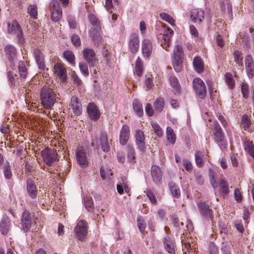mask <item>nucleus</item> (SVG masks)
Masks as SVG:
<instances>
[{
    "label": "nucleus",
    "mask_w": 254,
    "mask_h": 254,
    "mask_svg": "<svg viewBox=\"0 0 254 254\" xmlns=\"http://www.w3.org/2000/svg\"><path fill=\"white\" fill-rule=\"evenodd\" d=\"M234 62L238 64L239 66L242 67L243 66V54L241 52L235 50L233 53Z\"/></svg>",
    "instance_id": "obj_38"
},
{
    "label": "nucleus",
    "mask_w": 254,
    "mask_h": 254,
    "mask_svg": "<svg viewBox=\"0 0 254 254\" xmlns=\"http://www.w3.org/2000/svg\"><path fill=\"white\" fill-rule=\"evenodd\" d=\"M129 137V128L127 125H124L122 126L120 132L119 141L121 145H126Z\"/></svg>",
    "instance_id": "obj_22"
},
{
    "label": "nucleus",
    "mask_w": 254,
    "mask_h": 254,
    "mask_svg": "<svg viewBox=\"0 0 254 254\" xmlns=\"http://www.w3.org/2000/svg\"><path fill=\"white\" fill-rule=\"evenodd\" d=\"M153 46L151 41L148 39H144L141 43L142 55L145 58H149L152 54Z\"/></svg>",
    "instance_id": "obj_14"
},
{
    "label": "nucleus",
    "mask_w": 254,
    "mask_h": 254,
    "mask_svg": "<svg viewBox=\"0 0 254 254\" xmlns=\"http://www.w3.org/2000/svg\"><path fill=\"white\" fill-rule=\"evenodd\" d=\"M54 71L55 74L61 78L63 81L66 79V71L63 64L60 63H56L54 67Z\"/></svg>",
    "instance_id": "obj_21"
},
{
    "label": "nucleus",
    "mask_w": 254,
    "mask_h": 254,
    "mask_svg": "<svg viewBox=\"0 0 254 254\" xmlns=\"http://www.w3.org/2000/svg\"><path fill=\"white\" fill-rule=\"evenodd\" d=\"M225 81L228 85L232 88L235 85V81L233 78L232 74L230 72H227L225 75Z\"/></svg>",
    "instance_id": "obj_51"
},
{
    "label": "nucleus",
    "mask_w": 254,
    "mask_h": 254,
    "mask_svg": "<svg viewBox=\"0 0 254 254\" xmlns=\"http://www.w3.org/2000/svg\"><path fill=\"white\" fill-rule=\"evenodd\" d=\"M88 224L84 220L79 221L74 228L75 235L78 239L83 241L88 234Z\"/></svg>",
    "instance_id": "obj_4"
},
{
    "label": "nucleus",
    "mask_w": 254,
    "mask_h": 254,
    "mask_svg": "<svg viewBox=\"0 0 254 254\" xmlns=\"http://www.w3.org/2000/svg\"><path fill=\"white\" fill-rule=\"evenodd\" d=\"M174 70L177 72L182 70L183 60H172Z\"/></svg>",
    "instance_id": "obj_54"
},
{
    "label": "nucleus",
    "mask_w": 254,
    "mask_h": 254,
    "mask_svg": "<svg viewBox=\"0 0 254 254\" xmlns=\"http://www.w3.org/2000/svg\"><path fill=\"white\" fill-rule=\"evenodd\" d=\"M34 56L39 68L44 69L45 67V64L43 53L39 50L36 49L34 50Z\"/></svg>",
    "instance_id": "obj_26"
},
{
    "label": "nucleus",
    "mask_w": 254,
    "mask_h": 254,
    "mask_svg": "<svg viewBox=\"0 0 254 254\" xmlns=\"http://www.w3.org/2000/svg\"><path fill=\"white\" fill-rule=\"evenodd\" d=\"M151 126L157 136L158 137H162L163 135V131L160 126L155 122H151Z\"/></svg>",
    "instance_id": "obj_49"
},
{
    "label": "nucleus",
    "mask_w": 254,
    "mask_h": 254,
    "mask_svg": "<svg viewBox=\"0 0 254 254\" xmlns=\"http://www.w3.org/2000/svg\"><path fill=\"white\" fill-rule=\"evenodd\" d=\"M40 100L45 109H51L57 101L56 93L54 90L47 85L43 86L40 92Z\"/></svg>",
    "instance_id": "obj_1"
},
{
    "label": "nucleus",
    "mask_w": 254,
    "mask_h": 254,
    "mask_svg": "<svg viewBox=\"0 0 254 254\" xmlns=\"http://www.w3.org/2000/svg\"><path fill=\"white\" fill-rule=\"evenodd\" d=\"M4 52L7 59L10 63V66L13 68L15 66L14 61L17 57L16 49L13 46L7 44L4 47Z\"/></svg>",
    "instance_id": "obj_9"
},
{
    "label": "nucleus",
    "mask_w": 254,
    "mask_h": 254,
    "mask_svg": "<svg viewBox=\"0 0 254 254\" xmlns=\"http://www.w3.org/2000/svg\"><path fill=\"white\" fill-rule=\"evenodd\" d=\"M150 174L154 182L156 184L161 183L162 172L161 168L156 165H153L151 167Z\"/></svg>",
    "instance_id": "obj_15"
},
{
    "label": "nucleus",
    "mask_w": 254,
    "mask_h": 254,
    "mask_svg": "<svg viewBox=\"0 0 254 254\" xmlns=\"http://www.w3.org/2000/svg\"><path fill=\"white\" fill-rule=\"evenodd\" d=\"M138 228L141 233H143L145 230L146 224L141 217L139 216L137 220Z\"/></svg>",
    "instance_id": "obj_53"
},
{
    "label": "nucleus",
    "mask_w": 254,
    "mask_h": 254,
    "mask_svg": "<svg viewBox=\"0 0 254 254\" xmlns=\"http://www.w3.org/2000/svg\"><path fill=\"white\" fill-rule=\"evenodd\" d=\"M64 57L72 66L75 64V57L73 52L70 50H66L63 53Z\"/></svg>",
    "instance_id": "obj_33"
},
{
    "label": "nucleus",
    "mask_w": 254,
    "mask_h": 254,
    "mask_svg": "<svg viewBox=\"0 0 254 254\" xmlns=\"http://www.w3.org/2000/svg\"><path fill=\"white\" fill-rule=\"evenodd\" d=\"M27 185V191L29 196L34 199L37 197V189L36 185L33 179L31 178H27L26 181Z\"/></svg>",
    "instance_id": "obj_19"
},
{
    "label": "nucleus",
    "mask_w": 254,
    "mask_h": 254,
    "mask_svg": "<svg viewBox=\"0 0 254 254\" xmlns=\"http://www.w3.org/2000/svg\"><path fill=\"white\" fill-rule=\"evenodd\" d=\"M7 31L9 34L15 35L20 43L24 42V38L22 28L18 22L16 20H12L11 22L7 24Z\"/></svg>",
    "instance_id": "obj_2"
},
{
    "label": "nucleus",
    "mask_w": 254,
    "mask_h": 254,
    "mask_svg": "<svg viewBox=\"0 0 254 254\" xmlns=\"http://www.w3.org/2000/svg\"><path fill=\"white\" fill-rule=\"evenodd\" d=\"M241 91L243 95V97L244 98L247 99L248 97L249 93V86L246 83H242L241 84Z\"/></svg>",
    "instance_id": "obj_56"
},
{
    "label": "nucleus",
    "mask_w": 254,
    "mask_h": 254,
    "mask_svg": "<svg viewBox=\"0 0 254 254\" xmlns=\"http://www.w3.org/2000/svg\"><path fill=\"white\" fill-rule=\"evenodd\" d=\"M100 174L101 177L103 180H105L108 177H110L113 175V173L111 172V170L106 168L104 166L101 167L100 169Z\"/></svg>",
    "instance_id": "obj_47"
},
{
    "label": "nucleus",
    "mask_w": 254,
    "mask_h": 254,
    "mask_svg": "<svg viewBox=\"0 0 254 254\" xmlns=\"http://www.w3.org/2000/svg\"><path fill=\"white\" fill-rule=\"evenodd\" d=\"M41 155L44 162L49 166H51L54 163L59 160L56 151L49 148H46L42 151Z\"/></svg>",
    "instance_id": "obj_3"
},
{
    "label": "nucleus",
    "mask_w": 254,
    "mask_h": 254,
    "mask_svg": "<svg viewBox=\"0 0 254 254\" xmlns=\"http://www.w3.org/2000/svg\"><path fill=\"white\" fill-rule=\"evenodd\" d=\"M203 154L200 151H196L195 153V160L196 165L198 167H201L204 165V161L203 159Z\"/></svg>",
    "instance_id": "obj_45"
},
{
    "label": "nucleus",
    "mask_w": 254,
    "mask_h": 254,
    "mask_svg": "<svg viewBox=\"0 0 254 254\" xmlns=\"http://www.w3.org/2000/svg\"><path fill=\"white\" fill-rule=\"evenodd\" d=\"M209 176L210 177V182L213 188H216L218 186L217 183L215 181V174L214 172L210 169L209 171Z\"/></svg>",
    "instance_id": "obj_58"
},
{
    "label": "nucleus",
    "mask_w": 254,
    "mask_h": 254,
    "mask_svg": "<svg viewBox=\"0 0 254 254\" xmlns=\"http://www.w3.org/2000/svg\"><path fill=\"white\" fill-rule=\"evenodd\" d=\"M160 16L162 19L168 22L171 25H175V20L170 15L166 13H161L160 14Z\"/></svg>",
    "instance_id": "obj_52"
},
{
    "label": "nucleus",
    "mask_w": 254,
    "mask_h": 254,
    "mask_svg": "<svg viewBox=\"0 0 254 254\" xmlns=\"http://www.w3.org/2000/svg\"><path fill=\"white\" fill-rule=\"evenodd\" d=\"M127 158L131 163H135V152L134 148L131 145L128 144L127 146Z\"/></svg>",
    "instance_id": "obj_36"
},
{
    "label": "nucleus",
    "mask_w": 254,
    "mask_h": 254,
    "mask_svg": "<svg viewBox=\"0 0 254 254\" xmlns=\"http://www.w3.org/2000/svg\"><path fill=\"white\" fill-rule=\"evenodd\" d=\"M146 195L152 204H155L156 198L154 193L150 190L146 191Z\"/></svg>",
    "instance_id": "obj_62"
},
{
    "label": "nucleus",
    "mask_w": 254,
    "mask_h": 254,
    "mask_svg": "<svg viewBox=\"0 0 254 254\" xmlns=\"http://www.w3.org/2000/svg\"><path fill=\"white\" fill-rule=\"evenodd\" d=\"M51 17L54 22L59 21L62 17V9L57 0H52L51 2Z\"/></svg>",
    "instance_id": "obj_6"
},
{
    "label": "nucleus",
    "mask_w": 254,
    "mask_h": 254,
    "mask_svg": "<svg viewBox=\"0 0 254 254\" xmlns=\"http://www.w3.org/2000/svg\"><path fill=\"white\" fill-rule=\"evenodd\" d=\"M235 199L237 202L241 201L243 199V196L238 189H236L234 190Z\"/></svg>",
    "instance_id": "obj_64"
},
{
    "label": "nucleus",
    "mask_w": 254,
    "mask_h": 254,
    "mask_svg": "<svg viewBox=\"0 0 254 254\" xmlns=\"http://www.w3.org/2000/svg\"><path fill=\"white\" fill-rule=\"evenodd\" d=\"M3 172L4 176V177L7 179L9 180L12 177V172L11 170V168L9 162L6 161L3 167Z\"/></svg>",
    "instance_id": "obj_42"
},
{
    "label": "nucleus",
    "mask_w": 254,
    "mask_h": 254,
    "mask_svg": "<svg viewBox=\"0 0 254 254\" xmlns=\"http://www.w3.org/2000/svg\"><path fill=\"white\" fill-rule=\"evenodd\" d=\"M67 21L69 26L71 29H76L77 27V23L75 17L69 16L67 17Z\"/></svg>",
    "instance_id": "obj_57"
},
{
    "label": "nucleus",
    "mask_w": 254,
    "mask_h": 254,
    "mask_svg": "<svg viewBox=\"0 0 254 254\" xmlns=\"http://www.w3.org/2000/svg\"><path fill=\"white\" fill-rule=\"evenodd\" d=\"M219 191L223 194H227L229 192L228 185L224 179H221L219 183Z\"/></svg>",
    "instance_id": "obj_34"
},
{
    "label": "nucleus",
    "mask_w": 254,
    "mask_h": 254,
    "mask_svg": "<svg viewBox=\"0 0 254 254\" xmlns=\"http://www.w3.org/2000/svg\"><path fill=\"white\" fill-rule=\"evenodd\" d=\"M199 211L202 216L206 218L211 216L212 211L209 207H200Z\"/></svg>",
    "instance_id": "obj_55"
},
{
    "label": "nucleus",
    "mask_w": 254,
    "mask_h": 254,
    "mask_svg": "<svg viewBox=\"0 0 254 254\" xmlns=\"http://www.w3.org/2000/svg\"><path fill=\"white\" fill-rule=\"evenodd\" d=\"M145 111L146 114L150 117H151L154 114V110L152 105L150 103H147L145 108Z\"/></svg>",
    "instance_id": "obj_63"
},
{
    "label": "nucleus",
    "mask_w": 254,
    "mask_h": 254,
    "mask_svg": "<svg viewBox=\"0 0 254 254\" xmlns=\"http://www.w3.org/2000/svg\"><path fill=\"white\" fill-rule=\"evenodd\" d=\"M204 11L201 9H193L190 11V19L193 23L200 24L204 19Z\"/></svg>",
    "instance_id": "obj_17"
},
{
    "label": "nucleus",
    "mask_w": 254,
    "mask_h": 254,
    "mask_svg": "<svg viewBox=\"0 0 254 254\" xmlns=\"http://www.w3.org/2000/svg\"><path fill=\"white\" fill-rule=\"evenodd\" d=\"M166 137L171 143L174 144L175 143L176 136L173 129L170 127H168L166 128Z\"/></svg>",
    "instance_id": "obj_39"
},
{
    "label": "nucleus",
    "mask_w": 254,
    "mask_h": 254,
    "mask_svg": "<svg viewBox=\"0 0 254 254\" xmlns=\"http://www.w3.org/2000/svg\"><path fill=\"white\" fill-rule=\"evenodd\" d=\"M184 57V53L182 47L180 45H176L174 49L172 60H183Z\"/></svg>",
    "instance_id": "obj_27"
},
{
    "label": "nucleus",
    "mask_w": 254,
    "mask_h": 254,
    "mask_svg": "<svg viewBox=\"0 0 254 254\" xmlns=\"http://www.w3.org/2000/svg\"><path fill=\"white\" fill-rule=\"evenodd\" d=\"M21 224L25 232H28L31 227V218L29 212L26 210L24 211L21 218Z\"/></svg>",
    "instance_id": "obj_18"
},
{
    "label": "nucleus",
    "mask_w": 254,
    "mask_h": 254,
    "mask_svg": "<svg viewBox=\"0 0 254 254\" xmlns=\"http://www.w3.org/2000/svg\"><path fill=\"white\" fill-rule=\"evenodd\" d=\"M192 64L196 72L200 73L204 71V62L200 57L196 56L194 58Z\"/></svg>",
    "instance_id": "obj_25"
},
{
    "label": "nucleus",
    "mask_w": 254,
    "mask_h": 254,
    "mask_svg": "<svg viewBox=\"0 0 254 254\" xmlns=\"http://www.w3.org/2000/svg\"><path fill=\"white\" fill-rule=\"evenodd\" d=\"M169 187L172 195L176 197H179L181 195V191L179 187L174 182H171L169 184Z\"/></svg>",
    "instance_id": "obj_35"
},
{
    "label": "nucleus",
    "mask_w": 254,
    "mask_h": 254,
    "mask_svg": "<svg viewBox=\"0 0 254 254\" xmlns=\"http://www.w3.org/2000/svg\"><path fill=\"white\" fill-rule=\"evenodd\" d=\"M18 70L20 76L23 78H25L27 76V71L25 65V64L23 61L19 62Z\"/></svg>",
    "instance_id": "obj_44"
},
{
    "label": "nucleus",
    "mask_w": 254,
    "mask_h": 254,
    "mask_svg": "<svg viewBox=\"0 0 254 254\" xmlns=\"http://www.w3.org/2000/svg\"><path fill=\"white\" fill-rule=\"evenodd\" d=\"M183 165L184 168L188 172L191 171L192 170V166L190 160L187 159L183 160Z\"/></svg>",
    "instance_id": "obj_59"
},
{
    "label": "nucleus",
    "mask_w": 254,
    "mask_h": 254,
    "mask_svg": "<svg viewBox=\"0 0 254 254\" xmlns=\"http://www.w3.org/2000/svg\"><path fill=\"white\" fill-rule=\"evenodd\" d=\"M134 137L137 149L142 153H144L146 150L144 132L139 129L135 130Z\"/></svg>",
    "instance_id": "obj_8"
},
{
    "label": "nucleus",
    "mask_w": 254,
    "mask_h": 254,
    "mask_svg": "<svg viewBox=\"0 0 254 254\" xmlns=\"http://www.w3.org/2000/svg\"><path fill=\"white\" fill-rule=\"evenodd\" d=\"M165 106V101L163 98H159L154 103V107L155 110L160 113L162 112Z\"/></svg>",
    "instance_id": "obj_40"
},
{
    "label": "nucleus",
    "mask_w": 254,
    "mask_h": 254,
    "mask_svg": "<svg viewBox=\"0 0 254 254\" xmlns=\"http://www.w3.org/2000/svg\"><path fill=\"white\" fill-rule=\"evenodd\" d=\"M139 46L138 36L135 33L130 35L128 40V49L131 53L135 54L137 52Z\"/></svg>",
    "instance_id": "obj_12"
},
{
    "label": "nucleus",
    "mask_w": 254,
    "mask_h": 254,
    "mask_svg": "<svg viewBox=\"0 0 254 254\" xmlns=\"http://www.w3.org/2000/svg\"><path fill=\"white\" fill-rule=\"evenodd\" d=\"M174 34V31L170 28L165 30L163 34H161V45L166 50H168L171 43V38Z\"/></svg>",
    "instance_id": "obj_11"
},
{
    "label": "nucleus",
    "mask_w": 254,
    "mask_h": 254,
    "mask_svg": "<svg viewBox=\"0 0 254 254\" xmlns=\"http://www.w3.org/2000/svg\"><path fill=\"white\" fill-rule=\"evenodd\" d=\"M71 40L72 44L75 47H79L80 45L81 41L78 35L74 34L71 37Z\"/></svg>",
    "instance_id": "obj_61"
},
{
    "label": "nucleus",
    "mask_w": 254,
    "mask_h": 254,
    "mask_svg": "<svg viewBox=\"0 0 254 254\" xmlns=\"http://www.w3.org/2000/svg\"><path fill=\"white\" fill-rule=\"evenodd\" d=\"M79 66L81 72L85 76L89 75L88 66L85 63H79Z\"/></svg>",
    "instance_id": "obj_60"
},
{
    "label": "nucleus",
    "mask_w": 254,
    "mask_h": 254,
    "mask_svg": "<svg viewBox=\"0 0 254 254\" xmlns=\"http://www.w3.org/2000/svg\"><path fill=\"white\" fill-rule=\"evenodd\" d=\"M100 142L102 149L104 152H108L110 150V147L109 144L107 133L105 131H101L100 136Z\"/></svg>",
    "instance_id": "obj_24"
},
{
    "label": "nucleus",
    "mask_w": 254,
    "mask_h": 254,
    "mask_svg": "<svg viewBox=\"0 0 254 254\" xmlns=\"http://www.w3.org/2000/svg\"><path fill=\"white\" fill-rule=\"evenodd\" d=\"M7 76L9 84L11 86H14L18 81V77L17 75L12 71H8L7 72Z\"/></svg>",
    "instance_id": "obj_32"
},
{
    "label": "nucleus",
    "mask_w": 254,
    "mask_h": 254,
    "mask_svg": "<svg viewBox=\"0 0 254 254\" xmlns=\"http://www.w3.org/2000/svg\"><path fill=\"white\" fill-rule=\"evenodd\" d=\"M169 81L171 86L173 88V92L175 94H179L181 92V87L178 79L175 76H171Z\"/></svg>",
    "instance_id": "obj_31"
},
{
    "label": "nucleus",
    "mask_w": 254,
    "mask_h": 254,
    "mask_svg": "<svg viewBox=\"0 0 254 254\" xmlns=\"http://www.w3.org/2000/svg\"><path fill=\"white\" fill-rule=\"evenodd\" d=\"M213 135L215 141L221 149L226 147V144L224 140V135L222 128L217 122L214 125Z\"/></svg>",
    "instance_id": "obj_7"
},
{
    "label": "nucleus",
    "mask_w": 254,
    "mask_h": 254,
    "mask_svg": "<svg viewBox=\"0 0 254 254\" xmlns=\"http://www.w3.org/2000/svg\"><path fill=\"white\" fill-rule=\"evenodd\" d=\"M88 18L93 26L99 29H101L100 21L94 14L90 13L88 15Z\"/></svg>",
    "instance_id": "obj_43"
},
{
    "label": "nucleus",
    "mask_w": 254,
    "mask_h": 254,
    "mask_svg": "<svg viewBox=\"0 0 254 254\" xmlns=\"http://www.w3.org/2000/svg\"><path fill=\"white\" fill-rule=\"evenodd\" d=\"M76 157L79 165L82 168L88 166V160L85 149L82 147H78L76 151Z\"/></svg>",
    "instance_id": "obj_10"
},
{
    "label": "nucleus",
    "mask_w": 254,
    "mask_h": 254,
    "mask_svg": "<svg viewBox=\"0 0 254 254\" xmlns=\"http://www.w3.org/2000/svg\"><path fill=\"white\" fill-rule=\"evenodd\" d=\"M143 62L139 57H138L135 62V67L134 69V74L140 77L143 72Z\"/></svg>",
    "instance_id": "obj_37"
},
{
    "label": "nucleus",
    "mask_w": 254,
    "mask_h": 254,
    "mask_svg": "<svg viewBox=\"0 0 254 254\" xmlns=\"http://www.w3.org/2000/svg\"><path fill=\"white\" fill-rule=\"evenodd\" d=\"M251 120L249 116L246 114L243 115L242 117V121L241 124L242 128H243L245 130L248 131L249 132H252V130L251 128Z\"/></svg>",
    "instance_id": "obj_28"
},
{
    "label": "nucleus",
    "mask_w": 254,
    "mask_h": 254,
    "mask_svg": "<svg viewBox=\"0 0 254 254\" xmlns=\"http://www.w3.org/2000/svg\"><path fill=\"white\" fill-rule=\"evenodd\" d=\"M10 228V220L8 218L4 217L0 222V231L3 235H6Z\"/></svg>",
    "instance_id": "obj_29"
},
{
    "label": "nucleus",
    "mask_w": 254,
    "mask_h": 254,
    "mask_svg": "<svg viewBox=\"0 0 254 254\" xmlns=\"http://www.w3.org/2000/svg\"><path fill=\"white\" fill-rule=\"evenodd\" d=\"M99 30L97 28H92L89 31L90 36L93 40H98L100 39L101 36Z\"/></svg>",
    "instance_id": "obj_48"
},
{
    "label": "nucleus",
    "mask_w": 254,
    "mask_h": 254,
    "mask_svg": "<svg viewBox=\"0 0 254 254\" xmlns=\"http://www.w3.org/2000/svg\"><path fill=\"white\" fill-rule=\"evenodd\" d=\"M70 106L75 115L79 116L82 113V105L78 98L75 96L71 97Z\"/></svg>",
    "instance_id": "obj_23"
},
{
    "label": "nucleus",
    "mask_w": 254,
    "mask_h": 254,
    "mask_svg": "<svg viewBox=\"0 0 254 254\" xmlns=\"http://www.w3.org/2000/svg\"><path fill=\"white\" fill-rule=\"evenodd\" d=\"M83 56L85 60L90 66H94L98 60L95 57V53L91 49H85L83 51Z\"/></svg>",
    "instance_id": "obj_16"
},
{
    "label": "nucleus",
    "mask_w": 254,
    "mask_h": 254,
    "mask_svg": "<svg viewBox=\"0 0 254 254\" xmlns=\"http://www.w3.org/2000/svg\"><path fill=\"white\" fill-rule=\"evenodd\" d=\"M245 150L251 156L254 158V145L252 141H246L244 143Z\"/></svg>",
    "instance_id": "obj_41"
},
{
    "label": "nucleus",
    "mask_w": 254,
    "mask_h": 254,
    "mask_svg": "<svg viewBox=\"0 0 254 254\" xmlns=\"http://www.w3.org/2000/svg\"><path fill=\"white\" fill-rule=\"evenodd\" d=\"M27 12L29 15L33 19L37 18V7L35 4H31L29 6L27 9Z\"/></svg>",
    "instance_id": "obj_46"
},
{
    "label": "nucleus",
    "mask_w": 254,
    "mask_h": 254,
    "mask_svg": "<svg viewBox=\"0 0 254 254\" xmlns=\"http://www.w3.org/2000/svg\"><path fill=\"white\" fill-rule=\"evenodd\" d=\"M192 84L197 96L200 99L204 98L206 94V88L204 82L199 78H195Z\"/></svg>",
    "instance_id": "obj_5"
},
{
    "label": "nucleus",
    "mask_w": 254,
    "mask_h": 254,
    "mask_svg": "<svg viewBox=\"0 0 254 254\" xmlns=\"http://www.w3.org/2000/svg\"><path fill=\"white\" fill-rule=\"evenodd\" d=\"M245 64L248 77L252 78L254 76V63L251 55H247L246 56Z\"/></svg>",
    "instance_id": "obj_13"
},
{
    "label": "nucleus",
    "mask_w": 254,
    "mask_h": 254,
    "mask_svg": "<svg viewBox=\"0 0 254 254\" xmlns=\"http://www.w3.org/2000/svg\"><path fill=\"white\" fill-rule=\"evenodd\" d=\"M132 106L134 111L139 117L143 115V111L141 103L138 99H134L132 101Z\"/></svg>",
    "instance_id": "obj_30"
},
{
    "label": "nucleus",
    "mask_w": 254,
    "mask_h": 254,
    "mask_svg": "<svg viewBox=\"0 0 254 254\" xmlns=\"http://www.w3.org/2000/svg\"><path fill=\"white\" fill-rule=\"evenodd\" d=\"M87 111L91 119L96 121L99 119L100 113L94 103H90L87 106Z\"/></svg>",
    "instance_id": "obj_20"
},
{
    "label": "nucleus",
    "mask_w": 254,
    "mask_h": 254,
    "mask_svg": "<svg viewBox=\"0 0 254 254\" xmlns=\"http://www.w3.org/2000/svg\"><path fill=\"white\" fill-rule=\"evenodd\" d=\"M153 76L152 74H147L146 75V79L145 80V85L146 88V90L151 89L153 86Z\"/></svg>",
    "instance_id": "obj_50"
}]
</instances>
